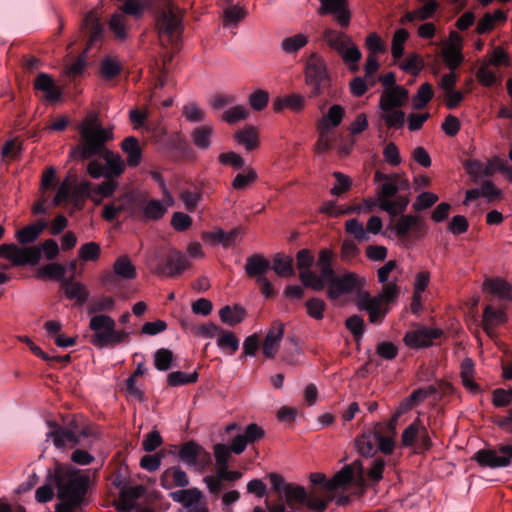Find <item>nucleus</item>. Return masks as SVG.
<instances>
[{
    "label": "nucleus",
    "mask_w": 512,
    "mask_h": 512,
    "mask_svg": "<svg viewBox=\"0 0 512 512\" xmlns=\"http://www.w3.org/2000/svg\"><path fill=\"white\" fill-rule=\"evenodd\" d=\"M320 14H333L338 24L346 28L350 24V12L347 8V0H320Z\"/></svg>",
    "instance_id": "obj_16"
},
{
    "label": "nucleus",
    "mask_w": 512,
    "mask_h": 512,
    "mask_svg": "<svg viewBox=\"0 0 512 512\" xmlns=\"http://www.w3.org/2000/svg\"><path fill=\"white\" fill-rule=\"evenodd\" d=\"M242 236L243 231L238 227L233 228L229 232H226L221 228H214L213 230L202 234L204 241L211 244H221L225 248L235 245L242 239Z\"/></svg>",
    "instance_id": "obj_15"
},
{
    "label": "nucleus",
    "mask_w": 512,
    "mask_h": 512,
    "mask_svg": "<svg viewBox=\"0 0 512 512\" xmlns=\"http://www.w3.org/2000/svg\"><path fill=\"white\" fill-rule=\"evenodd\" d=\"M221 321L229 326H235L241 323L246 317V310L239 306H224L219 310Z\"/></svg>",
    "instance_id": "obj_36"
},
{
    "label": "nucleus",
    "mask_w": 512,
    "mask_h": 512,
    "mask_svg": "<svg viewBox=\"0 0 512 512\" xmlns=\"http://www.w3.org/2000/svg\"><path fill=\"white\" fill-rule=\"evenodd\" d=\"M57 448H73L79 443L78 437L67 429H56L49 433Z\"/></svg>",
    "instance_id": "obj_38"
},
{
    "label": "nucleus",
    "mask_w": 512,
    "mask_h": 512,
    "mask_svg": "<svg viewBox=\"0 0 512 512\" xmlns=\"http://www.w3.org/2000/svg\"><path fill=\"white\" fill-rule=\"evenodd\" d=\"M270 268L269 261L262 255H253L246 260L245 271L249 276H263Z\"/></svg>",
    "instance_id": "obj_39"
},
{
    "label": "nucleus",
    "mask_w": 512,
    "mask_h": 512,
    "mask_svg": "<svg viewBox=\"0 0 512 512\" xmlns=\"http://www.w3.org/2000/svg\"><path fill=\"white\" fill-rule=\"evenodd\" d=\"M188 266L189 263L187 259L182 254L175 252L170 254L163 272L169 276H174L180 274L187 269Z\"/></svg>",
    "instance_id": "obj_44"
},
{
    "label": "nucleus",
    "mask_w": 512,
    "mask_h": 512,
    "mask_svg": "<svg viewBox=\"0 0 512 512\" xmlns=\"http://www.w3.org/2000/svg\"><path fill=\"white\" fill-rule=\"evenodd\" d=\"M80 143L70 153L71 158L88 159L101 157L106 165V178L119 177L125 170V162L120 155L109 150L105 144L113 139V129L103 127L95 114L88 115L79 126Z\"/></svg>",
    "instance_id": "obj_1"
},
{
    "label": "nucleus",
    "mask_w": 512,
    "mask_h": 512,
    "mask_svg": "<svg viewBox=\"0 0 512 512\" xmlns=\"http://www.w3.org/2000/svg\"><path fill=\"white\" fill-rule=\"evenodd\" d=\"M345 115V109L339 104L332 105L322 116L317 119L315 125L316 129H324L332 131L338 127Z\"/></svg>",
    "instance_id": "obj_22"
},
{
    "label": "nucleus",
    "mask_w": 512,
    "mask_h": 512,
    "mask_svg": "<svg viewBox=\"0 0 512 512\" xmlns=\"http://www.w3.org/2000/svg\"><path fill=\"white\" fill-rule=\"evenodd\" d=\"M183 117L192 123L202 122L205 119V111L196 103H188L183 106Z\"/></svg>",
    "instance_id": "obj_64"
},
{
    "label": "nucleus",
    "mask_w": 512,
    "mask_h": 512,
    "mask_svg": "<svg viewBox=\"0 0 512 512\" xmlns=\"http://www.w3.org/2000/svg\"><path fill=\"white\" fill-rule=\"evenodd\" d=\"M0 258L16 267L36 265L40 262V249L38 246L19 247L14 243H5L0 245Z\"/></svg>",
    "instance_id": "obj_9"
},
{
    "label": "nucleus",
    "mask_w": 512,
    "mask_h": 512,
    "mask_svg": "<svg viewBox=\"0 0 512 512\" xmlns=\"http://www.w3.org/2000/svg\"><path fill=\"white\" fill-rule=\"evenodd\" d=\"M36 90L44 93V97L48 101H57L60 98L61 91L55 85L53 78L46 74L40 73L34 82Z\"/></svg>",
    "instance_id": "obj_29"
},
{
    "label": "nucleus",
    "mask_w": 512,
    "mask_h": 512,
    "mask_svg": "<svg viewBox=\"0 0 512 512\" xmlns=\"http://www.w3.org/2000/svg\"><path fill=\"white\" fill-rule=\"evenodd\" d=\"M212 133L213 127L211 125L197 127L192 132V139L194 144L201 149L208 148L210 146V138Z\"/></svg>",
    "instance_id": "obj_53"
},
{
    "label": "nucleus",
    "mask_w": 512,
    "mask_h": 512,
    "mask_svg": "<svg viewBox=\"0 0 512 512\" xmlns=\"http://www.w3.org/2000/svg\"><path fill=\"white\" fill-rule=\"evenodd\" d=\"M46 226L47 223L44 220L27 225L15 232V238L21 245L30 244L39 238Z\"/></svg>",
    "instance_id": "obj_31"
},
{
    "label": "nucleus",
    "mask_w": 512,
    "mask_h": 512,
    "mask_svg": "<svg viewBox=\"0 0 512 512\" xmlns=\"http://www.w3.org/2000/svg\"><path fill=\"white\" fill-rule=\"evenodd\" d=\"M440 329L418 327L406 333L404 341L411 348H422L432 344L433 340L440 337Z\"/></svg>",
    "instance_id": "obj_14"
},
{
    "label": "nucleus",
    "mask_w": 512,
    "mask_h": 512,
    "mask_svg": "<svg viewBox=\"0 0 512 512\" xmlns=\"http://www.w3.org/2000/svg\"><path fill=\"white\" fill-rule=\"evenodd\" d=\"M409 181L400 174L389 175L386 182L382 184L378 192V201L381 199H390L399 189H407Z\"/></svg>",
    "instance_id": "obj_28"
},
{
    "label": "nucleus",
    "mask_w": 512,
    "mask_h": 512,
    "mask_svg": "<svg viewBox=\"0 0 512 512\" xmlns=\"http://www.w3.org/2000/svg\"><path fill=\"white\" fill-rule=\"evenodd\" d=\"M66 273L65 267L57 262H52L40 267L36 272V277L41 280H63Z\"/></svg>",
    "instance_id": "obj_40"
},
{
    "label": "nucleus",
    "mask_w": 512,
    "mask_h": 512,
    "mask_svg": "<svg viewBox=\"0 0 512 512\" xmlns=\"http://www.w3.org/2000/svg\"><path fill=\"white\" fill-rule=\"evenodd\" d=\"M323 37L326 44L342 57L352 71L358 70L357 63L362 54L349 35L334 29H326L323 32Z\"/></svg>",
    "instance_id": "obj_6"
},
{
    "label": "nucleus",
    "mask_w": 512,
    "mask_h": 512,
    "mask_svg": "<svg viewBox=\"0 0 512 512\" xmlns=\"http://www.w3.org/2000/svg\"><path fill=\"white\" fill-rule=\"evenodd\" d=\"M157 28L162 41L168 43L178 39L181 33V14L178 7L167 2L157 18Z\"/></svg>",
    "instance_id": "obj_8"
},
{
    "label": "nucleus",
    "mask_w": 512,
    "mask_h": 512,
    "mask_svg": "<svg viewBox=\"0 0 512 512\" xmlns=\"http://www.w3.org/2000/svg\"><path fill=\"white\" fill-rule=\"evenodd\" d=\"M131 202V198L128 195H123L112 203L106 204L103 208V217L108 220H114L122 211L126 209V206Z\"/></svg>",
    "instance_id": "obj_42"
},
{
    "label": "nucleus",
    "mask_w": 512,
    "mask_h": 512,
    "mask_svg": "<svg viewBox=\"0 0 512 512\" xmlns=\"http://www.w3.org/2000/svg\"><path fill=\"white\" fill-rule=\"evenodd\" d=\"M115 321L108 315L98 314L91 317L89 328L94 332L91 342L93 345L104 348L115 346L128 340L129 332L116 330Z\"/></svg>",
    "instance_id": "obj_5"
},
{
    "label": "nucleus",
    "mask_w": 512,
    "mask_h": 512,
    "mask_svg": "<svg viewBox=\"0 0 512 512\" xmlns=\"http://www.w3.org/2000/svg\"><path fill=\"white\" fill-rule=\"evenodd\" d=\"M461 379L464 387L471 393L479 392L478 384L473 380L474 364L471 359H465L461 364Z\"/></svg>",
    "instance_id": "obj_43"
},
{
    "label": "nucleus",
    "mask_w": 512,
    "mask_h": 512,
    "mask_svg": "<svg viewBox=\"0 0 512 512\" xmlns=\"http://www.w3.org/2000/svg\"><path fill=\"white\" fill-rule=\"evenodd\" d=\"M283 336L284 325L279 322L274 323L268 330L262 345V353L266 358L271 359L275 357L279 350Z\"/></svg>",
    "instance_id": "obj_20"
},
{
    "label": "nucleus",
    "mask_w": 512,
    "mask_h": 512,
    "mask_svg": "<svg viewBox=\"0 0 512 512\" xmlns=\"http://www.w3.org/2000/svg\"><path fill=\"white\" fill-rule=\"evenodd\" d=\"M395 435L396 428L394 429L393 433L392 429L389 427V423L387 424V426L378 424L373 429L374 440L378 444L379 449L385 454H390L394 450Z\"/></svg>",
    "instance_id": "obj_27"
},
{
    "label": "nucleus",
    "mask_w": 512,
    "mask_h": 512,
    "mask_svg": "<svg viewBox=\"0 0 512 512\" xmlns=\"http://www.w3.org/2000/svg\"><path fill=\"white\" fill-rule=\"evenodd\" d=\"M235 141L247 151H252L260 146L259 131L254 126H246L238 130L234 135Z\"/></svg>",
    "instance_id": "obj_30"
},
{
    "label": "nucleus",
    "mask_w": 512,
    "mask_h": 512,
    "mask_svg": "<svg viewBox=\"0 0 512 512\" xmlns=\"http://www.w3.org/2000/svg\"><path fill=\"white\" fill-rule=\"evenodd\" d=\"M308 43V36L303 33L295 34L293 36L284 38L281 43V48L286 53H295L303 48Z\"/></svg>",
    "instance_id": "obj_50"
},
{
    "label": "nucleus",
    "mask_w": 512,
    "mask_h": 512,
    "mask_svg": "<svg viewBox=\"0 0 512 512\" xmlns=\"http://www.w3.org/2000/svg\"><path fill=\"white\" fill-rule=\"evenodd\" d=\"M463 41L457 32H450L448 39L443 43L442 56L449 70H455L463 62Z\"/></svg>",
    "instance_id": "obj_12"
},
{
    "label": "nucleus",
    "mask_w": 512,
    "mask_h": 512,
    "mask_svg": "<svg viewBox=\"0 0 512 512\" xmlns=\"http://www.w3.org/2000/svg\"><path fill=\"white\" fill-rule=\"evenodd\" d=\"M268 478L273 490L281 498H284L288 505L304 503L307 493L302 486L286 482L283 476L278 473H270Z\"/></svg>",
    "instance_id": "obj_10"
},
{
    "label": "nucleus",
    "mask_w": 512,
    "mask_h": 512,
    "mask_svg": "<svg viewBox=\"0 0 512 512\" xmlns=\"http://www.w3.org/2000/svg\"><path fill=\"white\" fill-rule=\"evenodd\" d=\"M408 203L409 201L407 198L398 197L395 200L381 199L380 201H378V206L382 210L388 212L390 215L395 216L398 213L403 212L406 209Z\"/></svg>",
    "instance_id": "obj_49"
},
{
    "label": "nucleus",
    "mask_w": 512,
    "mask_h": 512,
    "mask_svg": "<svg viewBox=\"0 0 512 512\" xmlns=\"http://www.w3.org/2000/svg\"><path fill=\"white\" fill-rule=\"evenodd\" d=\"M376 441L373 437V430L368 433H364L355 439V448L362 456H372L376 452Z\"/></svg>",
    "instance_id": "obj_46"
},
{
    "label": "nucleus",
    "mask_w": 512,
    "mask_h": 512,
    "mask_svg": "<svg viewBox=\"0 0 512 512\" xmlns=\"http://www.w3.org/2000/svg\"><path fill=\"white\" fill-rule=\"evenodd\" d=\"M408 90L405 87H394L384 89L379 100L380 110L397 109L403 106L408 100Z\"/></svg>",
    "instance_id": "obj_17"
},
{
    "label": "nucleus",
    "mask_w": 512,
    "mask_h": 512,
    "mask_svg": "<svg viewBox=\"0 0 512 512\" xmlns=\"http://www.w3.org/2000/svg\"><path fill=\"white\" fill-rule=\"evenodd\" d=\"M332 259V250H321L316 262L320 274L316 275L312 271H302L300 273L302 284L315 291L323 290L327 285V295L331 300H337L341 296L349 294L366 284L365 278L359 277L354 273H345L335 276L331 267Z\"/></svg>",
    "instance_id": "obj_2"
},
{
    "label": "nucleus",
    "mask_w": 512,
    "mask_h": 512,
    "mask_svg": "<svg viewBox=\"0 0 512 512\" xmlns=\"http://www.w3.org/2000/svg\"><path fill=\"white\" fill-rule=\"evenodd\" d=\"M381 118L384 120L385 124L388 127L400 128L404 125L405 122V114L397 109L391 110H380Z\"/></svg>",
    "instance_id": "obj_63"
},
{
    "label": "nucleus",
    "mask_w": 512,
    "mask_h": 512,
    "mask_svg": "<svg viewBox=\"0 0 512 512\" xmlns=\"http://www.w3.org/2000/svg\"><path fill=\"white\" fill-rule=\"evenodd\" d=\"M317 131L318 138L314 146V151L316 154H323L331 149L335 139L331 131L324 129H317Z\"/></svg>",
    "instance_id": "obj_58"
},
{
    "label": "nucleus",
    "mask_w": 512,
    "mask_h": 512,
    "mask_svg": "<svg viewBox=\"0 0 512 512\" xmlns=\"http://www.w3.org/2000/svg\"><path fill=\"white\" fill-rule=\"evenodd\" d=\"M345 231L352 235L358 241H368L369 235L363 224L355 218L348 219L345 222Z\"/></svg>",
    "instance_id": "obj_61"
},
{
    "label": "nucleus",
    "mask_w": 512,
    "mask_h": 512,
    "mask_svg": "<svg viewBox=\"0 0 512 512\" xmlns=\"http://www.w3.org/2000/svg\"><path fill=\"white\" fill-rule=\"evenodd\" d=\"M305 104L304 97L300 94H291L283 99H281L278 103L274 105L275 110H280L281 108H289L292 111L299 112L303 109Z\"/></svg>",
    "instance_id": "obj_56"
},
{
    "label": "nucleus",
    "mask_w": 512,
    "mask_h": 512,
    "mask_svg": "<svg viewBox=\"0 0 512 512\" xmlns=\"http://www.w3.org/2000/svg\"><path fill=\"white\" fill-rule=\"evenodd\" d=\"M257 179L256 171L247 167L244 172L238 173L232 181V187L235 190H244L254 183Z\"/></svg>",
    "instance_id": "obj_52"
},
{
    "label": "nucleus",
    "mask_w": 512,
    "mask_h": 512,
    "mask_svg": "<svg viewBox=\"0 0 512 512\" xmlns=\"http://www.w3.org/2000/svg\"><path fill=\"white\" fill-rule=\"evenodd\" d=\"M306 313L309 317L320 321L324 318L326 303L319 298H311L305 303Z\"/></svg>",
    "instance_id": "obj_59"
},
{
    "label": "nucleus",
    "mask_w": 512,
    "mask_h": 512,
    "mask_svg": "<svg viewBox=\"0 0 512 512\" xmlns=\"http://www.w3.org/2000/svg\"><path fill=\"white\" fill-rule=\"evenodd\" d=\"M161 486L170 490L175 487H186L189 484V477L187 473L178 466H173L166 469L160 478Z\"/></svg>",
    "instance_id": "obj_21"
},
{
    "label": "nucleus",
    "mask_w": 512,
    "mask_h": 512,
    "mask_svg": "<svg viewBox=\"0 0 512 512\" xmlns=\"http://www.w3.org/2000/svg\"><path fill=\"white\" fill-rule=\"evenodd\" d=\"M65 296L70 300H75L79 304H83L89 297V291L81 282L66 280L62 284Z\"/></svg>",
    "instance_id": "obj_32"
},
{
    "label": "nucleus",
    "mask_w": 512,
    "mask_h": 512,
    "mask_svg": "<svg viewBox=\"0 0 512 512\" xmlns=\"http://www.w3.org/2000/svg\"><path fill=\"white\" fill-rule=\"evenodd\" d=\"M506 19V14L501 10H495L493 13H486L478 22L477 32L481 34L486 33L494 28L496 22H504Z\"/></svg>",
    "instance_id": "obj_47"
},
{
    "label": "nucleus",
    "mask_w": 512,
    "mask_h": 512,
    "mask_svg": "<svg viewBox=\"0 0 512 512\" xmlns=\"http://www.w3.org/2000/svg\"><path fill=\"white\" fill-rule=\"evenodd\" d=\"M264 434V430L260 426L251 423L246 427L244 433L233 438L230 449L235 454H241L249 443L262 439Z\"/></svg>",
    "instance_id": "obj_19"
},
{
    "label": "nucleus",
    "mask_w": 512,
    "mask_h": 512,
    "mask_svg": "<svg viewBox=\"0 0 512 512\" xmlns=\"http://www.w3.org/2000/svg\"><path fill=\"white\" fill-rule=\"evenodd\" d=\"M507 321L505 311L501 307L487 305L483 311L482 325L489 336L493 335V329Z\"/></svg>",
    "instance_id": "obj_26"
},
{
    "label": "nucleus",
    "mask_w": 512,
    "mask_h": 512,
    "mask_svg": "<svg viewBox=\"0 0 512 512\" xmlns=\"http://www.w3.org/2000/svg\"><path fill=\"white\" fill-rule=\"evenodd\" d=\"M484 289L503 300H512V287L503 279H489L484 282Z\"/></svg>",
    "instance_id": "obj_35"
},
{
    "label": "nucleus",
    "mask_w": 512,
    "mask_h": 512,
    "mask_svg": "<svg viewBox=\"0 0 512 512\" xmlns=\"http://www.w3.org/2000/svg\"><path fill=\"white\" fill-rule=\"evenodd\" d=\"M239 343V339L232 331L222 329L217 337V346L229 355H233L238 350Z\"/></svg>",
    "instance_id": "obj_41"
},
{
    "label": "nucleus",
    "mask_w": 512,
    "mask_h": 512,
    "mask_svg": "<svg viewBox=\"0 0 512 512\" xmlns=\"http://www.w3.org/2000/svg\"><path fill=\"white\" fill-rule=\"evenodd\" d=\"M351 487H355L360 494L366 488L365 466L360 460L345 465L326 483V489L331 493V498H335L339 505H345L349 501L347 496L339 495V493L347 491Z\"/></svg>",
    "instance_id": "obj_4"
},
{
    "label": "nucleus",
    "mask_w": 512,
    "mask_h": 512,
    "mask_svg": "<svg viewBox=\"0 0 512 512\" xmlns=\"http://www.w3.org/2000/svg\"><path fill=\"white\" fill-rule=\"evenodd\" d=\"M113 273L116 277L123 280H133L137 276L136 267L127 256H120L115 260Z\"/></svg>",
    "instance_id": "obj_34"
},
{
    "label": "nucleus",
    "mask_w": 512,
    "mask_h": 512,
    "mask_svg": "<svg viewBox=\"0 0 512 512\" xmlns=\"http://www.w3.org/2000/svg\"><path fill=\"white\" fill-rule=\"evenodd\" d=\"M248 115L249 111L245 106L236 105L224 111L222 115V120L229 124H235L237 122L245 120L248 117Z\"/></svg>",
    "instance_id": "obj_60"
},
{
    "label": "nucleus",
    "mask_w": 512,
    "mask_h": 512,
    "mask_svg": "<svg viewBox=\"0 0 512 512\" xmlns=\"http://www.w3.org/2000/svg\"><path fill=\"white\" fill-rule=\"evenodd\" d=\"M272 269L280 277H289L294 274L293 260L289 256L277 254L273 260Z\"/></svg>",
    "instance_id": "obj_48"
},
{
    "label": "nucleus",
    "mask_w": 512,
    "mask_h": 512,
    "mask_svg": "<svg viewBox=\"0 0 512 512\" xmlns=\"http://www.w3.org/2000/svg\"><path fill=\"white\" fill-rule=\"evenodd\" d=\"M401 292L400 286L396 283V281H390L389 283H383L382 289L378 296L380 299L386 303L388 306L394 303L399 297Z\"/></svg>",
    "instance_id": "obj_57"
},
{
    "label": "nucleus",
    "mask_w": 512,
    "mask_h": 512,
    "mask_svg": "<svg viewBox=\"0 0 512 512\" xmlns=\"http://www.w3.org/2000/svg\"><path fill=\"white\" fill-rule=\"evenodd\" d=\"M109 30L114 34L116 39L121 41L125 40L127 37L126 16L121 12L114 13L109 21Z\"/></svg>",
    "instance_id": "obj_45"
},
{
    "label": "nucleus",
    "mask_w": 512,
    "mask_h": 512,
    "mask_svg": "<svg viewBox=\"0 0 512 512\" xmlns=\"http://www.w3.org/2000/svg\"><path fill=\"white\" fill-rule=\"evenodd\" d=\"M121 148L126 154V162L129 166L135 167L142 159L141 148L135 137H127L121 143Z\"/></svg>",
    "instance_id": "obj_33"
},
{
    "label": "nucleus",
    "mask_w": 512,
    "mask_h": 512,
    "mask_svg": "<svg viewBox=\"0 0 512 512\" xmlns=\"http://www.w3.org/2000/svg\"><path fill=\"white\" fill-rule=\"evenodd\" d=\"M101 247L96 242H87L80 246L78 256L82 261L96 262L100 258Z\"/></svg>",
    "instance_id": "obj_55"
},
{
    "label": "nucleus",
    "mask_w": 512,
    "mask_h": 512,
    "mask_svg": "<svg viewBox=\"0 0 512 512\" xmlns=\"http://www.w3.org/2000/svg\"><path fill=\"white\" fill-rule=\"evenodd\" d=\"M394 230L399 237H405L409 232L419 235L424 234L425 225L423 221L414 215H402L395 223Z\"/></svg>",
    "instance_id": "obj_24"
},
{
    "label": "nucleus",
    "mask_w": 512,
    "mask_h": 512,
    "mask_svg": "<svg viewBox=\"0 0 512 512\" xmlns=\"http://www.w3.org/2000/svg\"><path fill=\"white\" fill-rule=\"evenodd\" d=\"M170 497L174 502L180 503L186 508H191L192 506L198 507L204 504V494L196 487L171 492Z\"/></svg>",
    "instance_id": "obj_25"
},
{
    "label": "nucleus",
    "mask_w": 512,
    "mask_h": 512,
    "mask_svg": "<svg viewBox=\"0 0 512 512\" xmlns=\"http://www.w3.org/2000/svg\"><path fill=\"white\" fill-rule=\"evenodd\" d=\"M433 94H434V92H433L432 85L429 84L428 82L423 83L419 87L415 96L412 98L413 108L421 109V108L425 107L429 103V101L432 99Z\"/></svg>",
    "instance_id": "obj_51"
},
{
    "label": "nucleus",
    "mask_w": 512,
    "mask_h": 512,
    "mask_svg": "<svg viewBox=\"0 0 512 512\" xmlns=\"http://www.w3.org/2000/svg\"><path fill=\"white\" fill-rule=\"evenodd\" d=\"M174 199L168 190H164L162 200H150L142 207L143 217L147 220H158L164 216L168 208L173 206Z\"/></svg>",
    "instance_id": "obj_18"
},
{
    "label": "nucleus",
    "mask_w": 512,
    "mask_h": 512,
    "mask_svg": "<svg viewBox=\"0 0 512 512\" xmlns=\"http://www.w3.org/2000/svg\"><path fill=\"white\" fill-rule=\"evenodd\" d=\"M55 478L59 499L56 512H77L87 490L88 477L73 467L57 466Z\"/></svg>",
    "instance_id": "obj_3"
},
{
    "label": "nucleus",
    "mask_w": 512,
    "mask_h": 512,
    "mask_svg": "<svg viewBox=\"0 0 512 512\" xmlns=\"http://www.w3.org/2000/svg\"><path fill=\"white\" fill-rule=\"evenodd\" d=\"M139 495V487H132L123 490L115 502L116 509L120 512H132L135 506V500L139 497Z\"/></svg>",
    "instance_id": "obj_37"
},
{
    "label": "nucleus",
    "mask_w": 512,
    "mask_h": 512,
    "mask_svg": "<svg viewBox=\"0 0 512 512\" xmlns=\"http://www.w3.org/2000/svg\"><path fill=\"white\" fill-rule=\"evenodd\" d=\"M385 461L382 458H374L371 460L367 472L365 473L366 482L371 481L373 484L378 483L383 478Z\"/></svg>",
    "instance_id": "obj_54"
},
{
    "label": "nucleus",
    "mask_w": 512,
    "mask_h": 512,
    "mask_svg": "<svg viewBox=\"0 0 512 512\" xmlns=\"http://www.w3.org/2000/svg\"><path fill=\"white\" fill-rule=\"evenodd\" d=\"M356 303L360 310H365L369 314L371 323H380L390 309L378 295L371 296L368 292H361Z\"/></svg>",
    "instance_id": "obj_11"
},
{
    "label": "nucleus",
    "mask_w": 512,
    "mask_h": 512,
    "mask_svg": "<svg viewBox=\"0 0 512 512\" xmlns=\"http://www.w3.org/2000/svg\"><path fill=\"white\" fill-rule=\"evenodd\" d=\"M331 498V494L327 498L319 496L315 491H311L305 499L307 507L315 512H324Z\"/></svg>",
    "instance_id": "obj_62"
},
{
    "label": "nucleus",
    "mask_w": 512,
    "mask_h": 512,
    "mask_svg": "<svg viewBox=\"0 0 512 512\" xmlns=\"http://www.w3.org/2000/svg\"><path fill=\"white\" fill-rule=\"evenodd\" d=\"M180 459L188 466L203 471L210 463V454L196 443L189 442L182 446L179 451Z\"/></svg>",
    "instance_id": "obj_13"
},
{
    "label": "nucleus",
    "mask_w": 512,
    "mask_h": 512,
    "mask_svg": "<svg viewBox=\"0 0 512 512\" xmlns=\"http://www.w3.org/2000/svg\"><path fill=\"white\" fill-rule=\"evenodd\" d=\"M474 459L480 466H487L490 468L507 467L509 465L508 456L501 454L499 449H482L479 450Z\"/></svg>",
    "instance_id": "obj_23"
},
{
    "label": "nucleus",
    "mask_w": 512,
    "mask_h": 512,
    "mask_svg": "<svg viewBox=\"0 0 512 512\" xmlns=\"http://www.w3.org/2000/svg\"><path fill=\"white\" fill-rule=\"evenodd\" d=\"M305 83L311 88L313 97L323 94L331 86L326 64L317 54L310 55L306 61Z\"/></svg>",
    "instance_id": "obj_7"
}]
</instances>
